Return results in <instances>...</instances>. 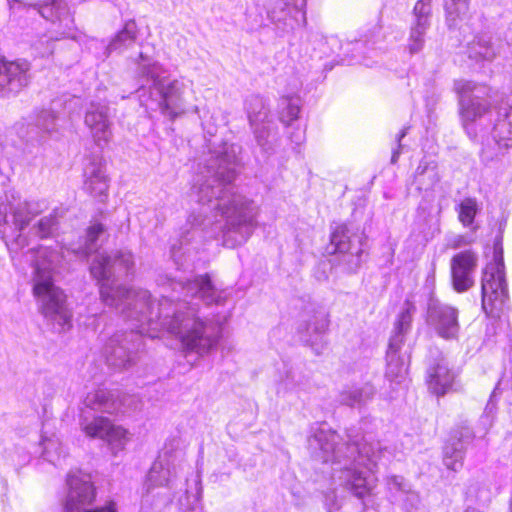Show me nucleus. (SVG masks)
<instances>
[{
	"instance_id": "nucleus-24",
	"label": "nucleus",
	"mask_w": 512,
	"mask_h": 512,
	"mask_svg": "<svg viewBox=\"0 0 512 512\" xmlns=\"http://www.w3.org/2000/svg\"><path fill=\"white\" fill-rule=\"evenodd\" d=\"M375 395L374 386L365 382L361 385H346L339 392L338 401L342 405L361 408L365 406Z\"/></svg>"
},
{
	"instance_id": "nucleus-43",
	"label": "nucleus",
	"mask_w": 512,
	"mask_h": 512,
	"mask_svg": "<svg viewBox=\"0 0 512 512\" xmlns=\"http://www.w3.org/2000/svg\"><path fill=\"white\" fill-rule=\"evenodd\" d=\"M56 445V443L52 440H49L47 443L44 444V450L43 455L49 459V461H52V459L49 458L50 456V450Z\"/></svg>"
},
{
	"instance_id": "nucleus-37",
	"label": "nucleus",
	"mask_w": 512,
	"mask_h": 512,
	"mask_svg": "<svg viewBox=\"0 0 512 512\" xmlns=\"http://www.w3.org/2000/svg\"><path fill=\"white\" fill-rule=\"evenodd\" d=\"M57 115L51 109H43L36 115V126L46 133H52L56 129Z\"/></svg>"
},
{
	"instance_id": "nucleus-48",
	"label": "nucleus",
	"mask_w": 512,
	"mask_h": 512,
	"mask_svg": "<svg viewBox=\"0 0 512 512\" xmlns=\"http://www.w3.org/2000/svg\"><path fill=\"white\" fill-rule=\"evenodd\" d=\"M510 510H511L510 512H512V502H511V507H510Z\"/></svg>"
},
{
	"instance_id": "nucleus-45",
	"label": "nucleus",
	"mask_w": 512,
	"mask_h": 512,
	"mask_svg": "<svg viewBox=\"0 0 512 512\" xmlns=\"http://www.w3.org/2000/svg\"><path fill=\"white\" fill-rule=\"evenodd\" d=\"M171 252H172V257H173L174 261L177 263V260H176V251H175V246H174V245H173V247H172Z\"/></svg>"
},
{
	"instance_id": "nucleus-9",
	"label": "nucleus",
	"mask_w": 512,
	"mask_h": 512,
	"mask_svg": "<svg viewBox=\"0 0 512 512\" xmlns=\"http://www.w3.org/2000/svg\"><path fill=\"white\" fill-rule=\"evenodd\" d=\"M38 12L43 18L51 21L53 25L51 31L52 35L45 40L46 46L42 47L44 43L43 40H39L35 44V48L38 50L39 54L46 56L53 52V41L62 37L73 36L75 24L69 8L63 0H51L49 3L41 5Z\"/></svg>"
},
{
	"instance_id": "nucleus-25",
	"label": "nucleus",
	"mask_w": 512,
	"mask_h": 512,
	"mask_svg": "<svg viewBox=\"0 0 512 512\" xmlns=\"http://www.w3.org/2000/svg\"><path fill=\"white\" fill-rule=\"evenodd\" d=\"M137 39V25L135 21L129 20L125 23L110 43L105 47L104 55L108 57L113 52L122 53L130 48Z\"/></svg>"
},
{
	"instance_id": "nucleus-23",
	"label": "nucleus",
	"mask_w": 512,
	"mask_h": 512,
	"mask_svg": "<svg viewBox=\"0 0 512 512\" xmlns=\"http://www.w3.org/2000/svg\"><path fill=\"white\" fill-rule=\"evenodd\" d=\"M177 475L174 460L166 453L160 455L152 464L146 478L145 488L150 492L155 487H171Z\"/></svg>"
},
{
	"instance_id": "nucleus-32",
	"label": "nucleus",
	"mask_w": 512,
	"mask_h": 512,
	"mask_svg": "<svg viewBox=\"0 0 512 512\" xmlns=\"http://www.w3.org/2000/svg\"><path fill=\"white\" fill-rule=\"evenodd\" d=\"M301 100L296 96H285L279 101V119L285 124L289 125L292 121L298 118L300 112Z\"/></svg>"
},
{
	"instance_id": "nucleus-39",
	"label": "nucleus",
	"mask_w": 512,
	"mask_h": 512,
	"mask_svg": "<svg viewBox=\"0 0 512 512\" xmlns=\"http://www.w3.org/2000/svg\"><path fill=\"white\" fill-rule=\"evenodd\" d=\"M403 494L405 495L403 506L406 512H417L421 504L419 494L413 491L411 486L409 487V491H405Z\"/></svg>"
},
{
	"instance_id": "nucleus-46",
	"label": "nucleus",
	"mask_w": 512,
	"mask_h": 512,
	"mask_svg": "<svg viewBox=\"0 0 512 512\" xmlns=\"http://www.w3.org/2000/svg\"><path fill=\"white\" fill-rule=\"evenodd\" d=\"M511 34H512V30H511ZM507 41L510 45H512V35H508L507 36Z\"/></svg>"
},
{
	"instance_id": "nucleus-2",
	"label": "nucleus",
	"mask_w": 512,
	"mask_h": 512,
	"mask_svg": "<svg viewBox=\"0 0 512 512\" xmlns=\"http://www.w3.org/2000/svg\"><path fill=\"white\" fill-rule=\"evenodd\" d=\"M240 147L221 142L213 145L199 165L191 187V197L207 205L219 215L223 246L235 248L247 242L257 227L258 205L246 196L233 191L237 176Z\"/></svg>"
},
{
	"instance_id": "nucleus-18",
	"label": "nucleus",
	"mask_w": 512,
	"mask_h": 512,
	"mask_svg": "<svg viewBox=\"0 0 512 512\" xmlns=\"http://www.w3.org/2000/svg\"><path fill=\"white\" fill-rule=\"evenodd\" d=\"M84 190L94 198L104 201L109 189V178L106 173V165L101 155L88 158L84 167Z\"/></svg>"
},
{
	"instance_id": "nucleus-15",
	"label": "nucleus",
	"mask_w": 512,
	"mask_h": 512,
	"mask_svg": "<svg viewBox=\"0 0 512 512\" xmlns=\"http://www.w3.org/2000/svg\"><path fill=\"white\" fill-rule=\"evenodd\" d=\"M329 314L324 307L315 306L307 310L298 326L302 341L310 345L317 354L323 350L322 338L329 327Z\"/></svg>"
},
{
	"instance_id": "nucleus-30",
	"label": "nucleus",
	"mask_w": 512,
	"mask_h": 512,
	"mask_svg": "<svg viewBox=\"0 0 512 512\" xmlns=\"http://www.w3.org/2000/svg\"><path fill=\"white\" fill-rule=\"evenodd\" d=\"M104 232V227L100 223H95L87 229V235L84 244H79L77 247H72L71 251L77 257L85 258L96 250V242Z\"/></svg>"
},
{
	"instance_id": "nucleus-4",
	"label": "nucleus",
	"mask_w": 512,
	"mask_h": 512,
	"mask_svg": "<svg viewBox=\"0 0 512 512\" xmlns=\"http://www.w3.org/2000/svg\"><path fill=\"white\" fill-rule=\"evenodd\" d=\"M454 90L459 96L462 125L468 137L483 144L490 135L499 149L511 148L512 95L492 107L485 99V85L459 79L454 82Z\"/></svg>"
},
{
	"instance_id": "nucleus-16",
	"label": "nucleus",
	"mask_w": 512,
	"mask_h": 512,
	"mask_svg": "<svg viewBox=\"0 0 512 512\" xmlns=\"http://www.w3.org/2000/svg\"><path fill=\"white\" fill-rule=\"evenodd\" d=\"M30 63L26 60L8 61L0 59V94L16 95L30 81Z\"/></svg>"
},
{
	"instance_id": "nucleus-13",
	"label": "nucleus",
	"mask_w": 512,
	"mask_h": 512,
	"mask_svg": "<svg viewBox=\"0 0 512 512\" xmlns=\"http://www.w3.org/2000/svg\"><path fill=\"white\" fill-rule=\"evenodd\" d=\"M80 425L88 437L105 440L114 454L123 450L129 440L126 429L113 425L109 419L102 416L94 417L92 420L85 417Z\"/></svg>"
},
{
	"instance_id": "nucleus-31",
	"label": "nucleus",
	"mask_w": 512,
	"mask_h": 512,
	"mask_svg": "<svg viewBox=\"0 0 512 512\" xmlns=\"http://www.w3.org/2000/svg\"><path fill=\"white\" fill-rule=\"evenodd\" d=\"M464 453L465 448L460 439L448 443L444 447V465L452 471H458L462 467Z\"/></svg>"
},
{
	"instance_id": "nucleus-41",
	"label": "nucleus",
	"mask_w": 512,
	"mask_h": 512,
	"mask_svg": "<svg viewBox=\"0 0 512 512\" xmlns=\"http://www.w3.org/2000/svg\"><path fill=\"white\" fill-rule=\"evenodd\" d=\"M374 35H363L360 39L355 40L352 44V51L361 52L368 44H374Z\"/></svg>"
},
{
	"instance_id": "nucleus-27",
	"label": "nucleus",
	"mask_w": 512,
	"mask_h": 512,
	"mask_svg": "<svg viewBox=\"0 0 512 512\" xmlns=\"http://www.w3.org/2000/svg\"><path fill=\"white\" fill-rule=\"evenodd\" d=\"M85 405L92 410L108 414H114L120 410V405L115 400L114 395L105 389H98L94 393L88 394L85 399Z\"/></svg>"
},
{
	"instance_id": "nucleus-21",
	"label": "nucleus",
	"mask_w": 512,
	"mask_h": 512,
	"mask_svg": "<svg viewBox=\"0 0 512 512\" xmlns=\"http://www.w3.org/2000/svg\"><path fill=\"white\" fill-rule=\"evenodd\" d=\"M501 43L490 32H479L467 43L466 54L469 59L480 62H492L500 53Z\"/></svg>"
},
{
	"instance_id": "nucleus-11",
	"label": "nucleus",
	"mask_w": 512,
	"mask_h": 512,
	"mask_svg": "<svg viewBox=\"0 0 512 512\" xmlns=\"http://www.w3.org/2000/svg\"><path fill=\"white\" fill-rule=\"evenodd\" d=\"M68 492L65 501V512H117L115 505L110 503L104 507L86 510L95 499V489L89 475L81 471L67 475Z\"/></svg>"
},
{
	"instance_id": "nucleus-29",
	"label": "nucleus",
	"mask_w": 512,
	"mask_h": 512,
	"mask_svg": "<svg viewBox=\"0 0 512 512\" xmlns=\"http://www.w3.org/2000/svg\"><path fill=\"white\" fill-rule=\"evenodd\" d=\"M386 377L391 382L401 383L407 374V359L400 354H387Z\"/></svg>"
},
{
	"instance_id": "nucleus-10",
	"label": "nucleus",
	"mask_w": 512,
	"mask_h": 512,
	"mask_svg": "<svg viewBox=\"0 0 512 512\" xmlns=\"http://www.w3.org/2000/svg\"><path fill=\"white\" fill-rule=\"evenodd\" d=\"M332 252L338 254V265L346 273H355L362 264V237L352 235L345 224L337 225L330 236Z\"/></svg>"
},
{
	"instance_id": "nucleus-1",
	"label": "nucleus",
	"mask_w": 512,
	"mask_h": 512,
	"mask_svg": "<svg viewBox=\"0 0 512 512\" xmlns=\"http://www.w3.org/2000/svg\"><path fill=\"white\" fill-rule=\"evenodd\" d=\"M133 255L129 251L98 254L91 266V275L100 284V296L104 304L115 307L125 321H131L129 332L118 331L105 342L103 356L109 367L127 370L138 360L143 345L142 335L151 331L166 330L174 335L187 351L205 355L215 349L222 334L221 325L198 315L197 304L188 298L200 299L205 304H222L227 294L218 290L205 275L182 279L160 275L159 286L171 290L168 295L154 302L148 290L126 288L116 284V279L133 271Z\"/></svg>"
},
{
	"instance_id": "nucleus-34",
	"label": "nucleus",
	"mask_w": 512,
	"mask_h": 512,
	"mask_svg": "<svg viewBox=\"0 0 512 512\" xmlns=\"http://www.w3.org/2000/svg\"><path fill=\"white\" fill-rule=\"evenodd\" d=\"M480 207L475 198L466 197L456 207L458 219L465 227H470Z\"/></svg>"
},
{
	"instance_id": "nucleus-40",
	"label": "nucleus",
	"mask_w": 512,
	"mask_h": 512,
	"mask_svg": "<svg viewBox=\"0 0 512 512\" xmlns=\"http://www.w3.org/2000/svg\"><path fill=\"white\" fill-rule=\"evenodd\" d=\"M387 486L390 490L404 493L409 491L410 484L402 476H390L387 478Z\"/></svg>"
},
{
	"instance_id": "nucleus-36",
	"label": "nucleus",
	"mask_w": 512,
	"mask_h": 512,
	"mask_svg": "<svg viewBox=\"0 0 512 512\" xmlns=\"http://www.w3.org/2000/svg\"><path fill=\"white\" fill-rule=\"evenodd\" d=\"M432 1L418 0L413 8V20L411 24L430 27L432 18Z\"/></svg>"
},
{
	"instance_id": "nucleus-6",
	"label": "nucleus",
	"mask_w": 512,
	"mask_h": 512,
	"mask_svg": "<svg viewBox=\"0 0 512 512\" xmlns=\"http://www.w3.org/2000/svg\"><path fill=\"white\" fill-rule=\"evenodd\" d=\"M135 63L138 66V73L147 81H151L152 86L159 92L161 113L171 121L183 115L186 111L183 98L184 84L178 80L165 83L163 67L158 62H152L142 52L139 53Z\"/></svg>"
},
{
	"instance_id": "nucleus-35",
	"label": "nucleus",
	"mask_w": 512,
	"mask_h": 512,
	"mask_svg": "<svg viewBox=\"0 0 512 512\" xmlns=\"http://www.w3.org/2000/svg\"><path fill=\"white\" fill-rule=\"evenodd\" d=\"M430 27L411 24L407 49L411 55L421 52L425 45V36Z\"/></svg>"
},
{
	"instance_id": "nucleus-5",
	"label": "nucleus",
	"mask_w": 512,
	"mask_h": 512,
	"mask_svg": "<svg viewBox=\"0 0 512 512\" xmlns=\"http://www.w3.org/2000/svg\"><path fill=\"white\" fill-rule=\"evenodd\" d=\"M23 257L34 268L33 293L41 313L57 324L59 331L69 329L72 315L66 306V296L52 278L54 268L65 258L64 252L38 247L27 250Z\"/></svg>"
},
{
	"instance_id": "nucleus-14",
	"label": "nucleus",
	"mask_w": 512,
	"mask_h": 512,
	"mask_svg": "<svg viewBox=\"0 0 512 512\" xmlns=\"http://www.w3.org/2000/svg\"><path fill=\"white\" fill-rule=\"evenodd\" d=\"M84 124L97 147L103 149L108 146L113 132L110 108L107 104L91 102L85 112Z\"/></svg>"
},
{
	"instance_id": "nucleus-8",
	"label": "nucleus",
	"mask_w": 512,
	"mask_h": 512,
	"mask_svg": "<svg viewBox=\"0 0 512 512\" xmlns=\"http://www.w3.org/2000/svg\"><path fill=\"white\" fill-rule=\"evenodd\" d=\"M245 109L257 145L263 152L271 154L277 142V129L266 101L259 95H251L245 100Z\"/></svg>"
},
{
	"instance_id": "nucleus-44",
	"label": "nucleus",
	"mask_w": 512,
	"mask_h": 512,
	"mask_svg": "<svg viewBox=\"0 0 512 512\" xmlns=\"http://www.w3.org/2000/svg\"><path fill=\"white\" fill-rule=\"evenodd\" d=\"M304 139V133L303 132H299L297 135H296V138H295V142L297 144L301 143Z\"/></svg>"
},
{
	"instance_id": "nucleus-3",
	"label": "nucleus",
	"mask_w": 512,
	"mask_h": 512,
	"mask_svg": "<svg viewBox=\"0 0 512 512\" xmlns=\"http://www.w3.org/2000/svg\"><path fill=\"white\" fill-rule=\"evenodd\" d=\"M311 456L322 463H330L337 476L356 497L370 495L376 485L374 473L377 466L390 453L379 441L348 434V442L340 444V436L323 427L316 429L308 438Z\"/></svg>"
},
{
	"instance_id": "nucleus-38",
	"label": "nucleus",
	"mask_w": 512,
	"mask_h": 512,
	"mask_svg": "<svg viewBox=\"0 0 512 512\" xmlns=\"http://www.w3.org/2000/svg\"><path fill=\"white\" fill-rule=\"evenodd\" d=\"M309 379L297 370L287 372L284 385L287 389L306 390L308 388Z\"/></svg>"
},
{
	"instance_id": "nucleus-12",
	"label": "nucleus",
	"mask_w": 512,
	"mask_h": 512,
	"mask_svg": "<svg viewBox=\"0 0 512 512\" xmlns=\"http://www.w3.org/2000/svg\"><path fill=\"white\" fill-rule=\"evenodd\" d=\"M42 205L38 201L9 203V213L5 216V222L19 232L13 240L6 242L13 261L16 260L18 252L28 245L27 237L22 231L43 211Z\"/></svg>"
},
{
	"instance_id": "nucleus-17",
	"label": "nucleus",
	"mask_w": 512,
	"mask_h": 512,
	"mask_svg": "<svg viewBox=\"0 0 512 512\" xmlns=\"http://www.w3.org/2000/svg\"><path fill=\"white\" fill-rule=\"evenodd\" d=\"M441 175L435 159L424 156L414 173L412 184L422 196L421 206L426 209L435 200V187L440 183Z\"/></svg>"
},
{
	"instance_id": "nucleus-7",
	"label": "nucleus",
	"mask_w": 512,
	"mask_h": 512,
	"mask_svg": "<svg viewBox=\"0 0 512 512\" xmlns=\"http://www.w3.org/2000/svg\"><path fill=\"white\" fill-rule=\"evenodd\" d=\"M502 249L495 248L493 261L483 270L481 281L482 309L491 317H499L508 299Z\"/></svg>"
},
{
	"instance_id": "nucleus-47",
	"label": "nucleus",
	"mask_w": 512,
	"mask_h": 512,
	"mask_svg": "<svg viewBox=\"0 0 512 512\" xmlns=\"http://www.w3.org/2000/svg\"><path fill=\"white\" fill-rule=\"evenodd\" d=\"M467 437H468V438H471V437H472V435H471V433H470V432H467Z\"/></svg>"
},
{
	"instance_id": "nucleus-20",
	"label": "nucleus",
	"mask_w": 512,
	"mask_h": 512,
	"mask_svg": "<svg viewBox=\"0 0 512 512\" xmlns=\"http://www.w3.org/2000/svg\"><path fill=\"white\" fill-rule=\"evenodd\" d=\"M428 322L444 339H455L458 336V311L452 306L431 303L428 308Z\"/></svg>"
},
{
	"instance_id": "nucleus-28",
	"label": "nucleus",
	"mask_w": 512,
	"mask_h": 512,
	"mask_svg": "<svg viewBox=\"0 0 512 512\" xmlns=\"http://www.w3.org/2000/svg\"><path fill=\"white\" fill-rule=\"evenodd\" d=\"M470 0H445L446 23L449 28L458 27L470 16Z\"/></svg>"
},
{
	"instance_id": "nucleus-19",
	"label": "nucleus",
	"mask_w": 512,
	"mask_h": 512,
	"mask_svg": "<svg viewBox=\"0 0 512 512\" xmlns=\"http://www.w3.org/2000/svg\"><path fill=\"white\" fill-rule=\"evenodd\" d=\"M477 255L471 250L457 253L451 259V278L455 291L462 293L474 284L473 274L477 267Z\"/></svg>"
},
{
	"instance_id": "nucleus-22",
	"label": "nucleus",
	"mask_w": 512,
	"mask_h": 512,
	"mask_svg": "<svg viewBox=\"0 0 512 512\" xmlns=\"http://www.w3.org/2000/svg\"><path fill=\"white\" fill-rule=\"evenodd\" d=\"M454 380L455 374L450 370L446 359L438 354L427 369L429 390L437 396H442L451 389Z\"/></svg>"
},
{
	"instance_id": "nucleus-42",
	"label": "nucleus",
	"mask_w": 512,
	"mask_h": 512,
	"mask_svg": "<svg viewBox=\"0 0 512 512\" xmlns=\"http://www.w3.org/2000/svg\"><path fill=\"white\" fill-rule=\"evenodd\" d=\"M407 134V129L406 128H403L398 134H397V137H396V141L398 143V146L396 149L393 150L392 152V157H391V163L395 164L397 161H398V158L401 154V140L406 136Z\"/></svg>"
},
{
	"instance_id": "nucleus-26",
	"label": "nucleus",
	"mask_w": 512,
	"mask_h": 512,
	"mask_svg": "<svg viewBox=\"0 0 512 512\" xmlns=\"http://www.w3.org/2000/svg\"><path fill=\"white\" fill-rule=\"evenodd\" d=\"M413 307L403 310L394 326V334L389 340L387 354H400L401 347L404 343L405 334L409 331L412 322Z\"/></svg>"
},
{
	"instance_id": "nucleus-33",
	"label": "nucleus",
	"mask_w": 512,
	"mask_h": 512,
	"mask_svg": "<svg viewBox=\"0 0 512 512\" xmlns=\"http://www.w3.org/2000/svg\"><path fill=\"white\" fill-rule=\"evenodd\" d=\"M57 212L53 211L47 216L40 218L30 229V233L41 239L52 237L58 230Z\"/></svg>"
}]
</instances>
